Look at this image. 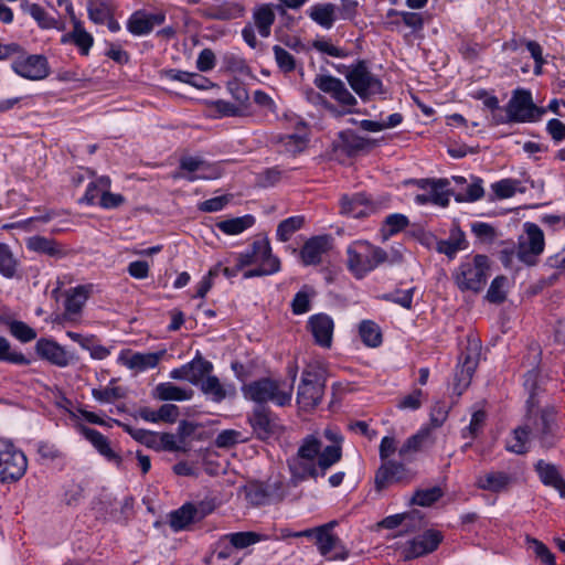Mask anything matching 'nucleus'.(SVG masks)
<instances>
[{
  "mask_svg": "<svg viewBox=\"0 0 565 565\" xmlns=\"http://www.w3.org/2000/svg\"><path fill=\"white\" fill-rule=\"evenodd\" d=\"M341 457L342 447L339 445L323 447L317 461L301 458L297 454L294 455L287 460L291 484L296 487L309 478L323 477L333 465L341 460Z\"/></svg>",
  "mask_w": 565,
  "mask_h": 565,
  "instance_id": "f257e3e1",
  "label": "nucleus"
},
{
  "mask_svg": "<svg viewBox=\"0 0 565 565\" xmlns=\"http://www.w3.org/2000/svg\"><path fill=\"white\" fill-rule=\"evenodd\" d=\"M242 393L245 398L257 404L271 402L277 406L284 407L291 402L294 385L285 381L264 377L244 384L242 386Z\"/></svg>",
  "mask_w": 565,
  "mask_h": 565,
  "instance_id": "f03ea898",
  "label": "nucleus"
},
{
  "mask_svg": "<svg viewBox=\"0 0 565 565\" xmlns=\"http://www.w3.org/2000/svg\"><path fill=\"white\" fill-rule=\"evenodd\" d=\"M490 269L489 257L482 254L466 256L452 273V278L461 291H481L488 280Z\"/></svg>",
  "mask_w": 565,
  "mask_h": 565,
  "instance_id": "7ed1b4c3",
  "label": "nucleus"
},
{
  "mask_svg": "<svg viewBox=\"0 0 565 565\" xmlns=\"http://www.w3.org/2000/svg\"><path fill=\"white\" fill-rule=\"evenodd\" d=\"M348 269L358 279L363 278L370 271L384 264L388 256L387 253L367 241H355L347 248Z\"/></svg>",
  "mask_w": 565,
  "mask_h": 565,
  "instance_id": "20e7f679",
  "label": "nucleus"
},
{
  "mask_svg": "<svg viewBox=\"0 0 565 565\" xmlns=\"http://www.w3.org/2000/svg\"><path fill=\"white\" fill-rule=\"evenodd\" d=\"M532 438L536 439L543 448H553L559 439L557 411L554 406H545L536 413L530 412L526 417Z\"/></svg>",
  "mask_w": 565,
  "mask_h": 565,
  "instance_id": "39448f33",
  "label": "nucleus"
},
{
  "mask_svg": "<svg viewBox=\"0 0 565 565\" xmlns=\"http://www.w3.org/2000/svg\"><path fill=\"white\" fill-rule=\"evenodd\" d=\"M28 459L24 452L8 439H0V482L20 480L26 472Z\"/></svg>",
  "mask_w": 565,
  "mask_h": 565,
  "instance_id": "423d86ee",
  "label": "nucleus"
},
{
  "mask_svg": "<svg viewBox=\"0 0 565 565\" xmlns=\"http://www.w3.org/2000/svg\"><path fill=\"white\" fill-rule=\"evenodd\" d=\"M345 78L358 96L365 100L383 93V83L375 76L364 60H359L348 67Z\"/></svg>",
  "mask_w": 565,
  "mask_h": 565,
  "instance_id": "0eeeda50",
  "label": "nucleus"
},
{
  "mask_svg": "<svg viewBox=\"0 0 565 565\" xmlns=\"http://www.w3.org/2000/svg\"><path fill=\"white\" fill-rule=\"evenodd\" d=\"M505 111V118L497 119L495 125L533 122L543 114V109L534 105L532 94L525 89H518L513 93Z\"/></svg>",
  "mask_w": 565,
  "mask_h": 565,
  "instance_id": "6e6552de",
  "label": "nucleus"
},
{
  "mask_svg": "<svg viewBox=\"0 0 565 565\" xmlns=\"http://www.w3.org/2000/svg\"><path fill=\"white\" fill-rule=\"evenodd\" d=\"M324 395V380L321 372L315 367H307L301 374L297 391V404L302 411H312L322 401Z\"/></svg>",
  "mask_w": 565,
  "mask_h": 565,
  "instance_id": "1a4fd4ad",
  "label": "nucleus"
},
{
  "mask_svg": "<svg viewBox=\"0 0 565 565\" xmlns=\"http://www.w3.org/2000/svg\"><path fill=\"white\" fill-rule=\"evenodd\" d=\"M275 20L276 14L271 3H263L256 6L252 12V21L246 23L242 29V38L245 43L249 47L256 49L258 45L256 31L262 38H269Z\"/></svg>",
  "mask_w": 565,
  "mask_h": 565,
  "instance_id": "9d476101",
  "label": "nucleus"
},
{
  "mask_svg": "<svg viewBox=\"0 0 565 565\" xmlns=\"http://www.w3.org/2000/svg\"><path fill=\"white\" fill-rule=\"evenodd\" d=\"M481 355V343L478 339H468L465 351L459 356L455 374V392L461 395L462 392L470 385L472 375L479 364Z\"/></svg>",
  "mask_w": 565,
  "mask_h": 565,
  "instance_id": "9b49d317",
  "label": "nucleus"
},
{
  "mask_svg": "<svg viewBox=\"0 0 565 565\" xmlns=\"http://www.w3.org/2000/svg\"><path fill=\"white\" fill-rule=\"evenodd\" d=\"M519 483V476L512 470L491 468L476 478L475 486L482 491L507 494Z\"/></svg>",
  "mask_w": 565,
  "mask_h": 565,
  "instance_id": "f8f14e48",
  "label": "nucleus"
},
{
  "mask_svg": "<svg viewBox=\"0 0 565 565\" xmlns=\"http://www.w3.org/2000/svg\"><path fill=\"white\" fill-rule=\"evenodd\" d=\"M525 237L519 241L516 256L519 260L527 266H533L537 257L544 252V233L535 223L526 222L524 224Z\"/></svg>",
  "mask_w": 565,
  "mask_h": 565,
  "instance_id": "ddd939ff",
  "label": "nucleus"
},
{
  "mask_svg": "<svg viewBox=\"0 0 565 565\" xmlns=\"http://www.w3.org/2000/svg\"><path fill=\"white\" fill-rule=\"evenodd\" d=\"M11 68L17 75L29 81H42L51 73L49 61L42 54L19 56L12 61Z\"/></svg>",
  "mask_w": 565,
  "mask_h": 565,
  "instance_id": "4468645a",
  "label": "nucleus"
},
{
  "mask_svg": "<svg viewBox=\"0 0 565 565\" xmlns=\"http://www.w3.org/2000/svg\"><path fill=\"white\" fill-rule=\"evenodd\" d=\"M313 84L318 89L324 94L330 95L341 106L351 108L358 104L356 98L347 88L345 84L338 77L329 74L317 75L313 79ZM348 113H352V110L348 109Z\"/></svg>",
  "mask_w": 565,
  "mask_h": 565,
  "instance_id": "2eb2a0df",
  "label": "nucleus"
},
{
  "mask_svg": "<svg viewBox=\"0 0 565 565\" xmlns=\"http://www.w3.org/2000/svg\"><path fill=\"white\" fill-rule=\"evenodd\" d=\"M212 371L213 364L202 358L200 352H196V355L190 362L180 367L172 369L169 373V377L177 381H188L192 385H199L202 377Z\"/></svg>",
  "mask_w": 565,
  "mask_h": 565,
  "instance_id": "dca6fc26",
  "label": "nucleus"
},
{
  "mask_svg": "<svg viewBox=\"0 0 565 565\" xmlns=\"http://www.w3.org/2000/svg\"><path fill=\"white\" fill-rule=\"evenodd\" d=\"M35 352L41 360L57 367H66L74 362V355L50 338H40L35 343Z\"/></svg>",
  "mask_w": 565,
  "mask_h": 565,
  "instance_id": "f3484780",
  "label": "nucleus"
},
{
  "mask_svg": "<svg viewBox=\"0 0 565 565\" xmlns=\"http://www.w3.org/2000/svg\"><path fill=\"white\" fill-rule=\"evenodd\" d=\"M375 212V204L363 192L343 194L340 199V213L348 217L363 218Z\"/></svg>",
  "mask_w": 565,
  "mask_h": 565,
  "instance_id": "a211bd4d",
  "label": "nucleus"
},
{
  "mask_svg": "<svg viewBox=\"0 0 565 565\" xmlns=\"http://www.w3.org/2000/svg\"><path fill=\"white\" fill-rule=\"evenodd\" d=\"M166 21L163 12L149 13L146 10L135 11L127 20V30L135 36L147 35L152 32L156 25Z\"/></svg>",
  "mask_w": 565,
  "mask_h": 565,
  "instance_id": "6ab92c4d",
  "label": "nucleus"
},
{
  "mask_svg": "<svg viewBox=\"0 0 565 565\" xmlns=\"http://www.w3.org/2000/svg\"><path fill=\"white\" fill-rule=\"evenodd\" d=\"M248 422L256 436L262 440L269 439L279 429L277 417L264 406H257L249 416Z\"/></svg>",
  "mask_w": 565,
  "mask_h": 565,
  "instance_id": "aec40b11",
  "label": "nucleus"
},
{
  "mask_svg": "<svg viewBox=\"0 0 565 565\" xmlns=\"http://www.w3.org/2000/svg\"><path fill=\"white\" fill-rule=\"evenodd\" d=\"M443 541L439 531L428 530L422 535L411 540L405 547V558H417L425 554L434 552Z\"/></svg>",
  "mask_w": 565,
  "mask_h": 565,
  "instance_id": "412c9836",
  "label": "nucleus"
},
{
  "mask_svg": "<svg viewBox=\"0 0 565 565\" xmlns=\"http://www.w3.org/2000/svg\"><path fill=\"white\" fill-rule=\"evenodd\" d=\"M198 386L207 399L217 404L236 395V390L233 384L222 383L216 375H212L211 373L205 374Z\"/></svg>",
  "mask_w": 565,
  "mask_h": 565,
  "instance_id": "4be33fe9",
  "label": "nucleus"
},
{
  "mask_svg": "<svg viewBox=\"0 0 565 565\" xmlns=\"http://www.w3.org/2000/svg\"><path fill=\"white\" fill-rule=\"evenodd\" d=\"M164 353L166 351L147 353L121 351L118 356V361L129 370L145 372L147 370L154 369Z\"/></svg>",
  "mask_w": 565,
  "mask_h": 565,
  "instance_id": "5701e85b",
  "label": "nucleus"
},
{
  "mask_svg": "<svg viewBox=\"0 0 565 565\" xmlns=\"http://www.w3.org/2000/svg\"><path fill=\"white\" fill-rule=\"evenodd\" d=\"M332 238L329 235H319L309 238L300 249V257L305 266L319 265L322 256L331 248Z\"/></svg>",
  "mask_w": 565,
  "mask_h": 565,
  "instance_id": "b1692460",
  "label": "nucleus"
},
{
  "mask_svg": "<svg viewBox=\"0 0 565 565\" xmlns=\"http://www.w3.org/2000/svg\"><path fill=\"white\" fill-rule=\"evenodd\" d=\"M448 184L449 182L446 179H435L426 191L414 196V202L420 206L428 204L447 206L449 204Z\"/></svg>",
  "mask_w": 565,
  "mask_h": 565,
  "instance_id": "393cba45",
  "label": "nucleus"
},
{
  "mask_svg": "<svg viewBox=\"0 0 565 565\" xmlns=\"http://www.w3.org/2000/svg\"><path fill=\"white\" fill-rule=\"evenodd\" d=\"M25 247L29 252L45 255L51 258L60 259L66 256V249L56 239L33 235L25 239Z\"/></svg>",
  "mask_w": 565,
  "mask_h": 565,
  "instance_id": "a878e982",
  "label": "nucleus"
},
{
  "mask_svg": "<svg viewBox=\"0 0 565 565\" xmlns=\"http://www.w3.org/2000/svg\"><path fill=\"white\" fill-rule=\"evenodd\" d=\"M315 342L322 348H330L333 334V320L326 313L313 315L308 321Z\"/></svg>",
  "mask_w": 565,
  "mask_h": 565,
  "instance_id": "bb28decb",
  "label": "nucleus"
},
{
  "mask_svg": "<svg viewBox=\"0 0 565 565\" xmlns=\"http://www.w3.org/2000/svg\"><path fill=\"white\" fill-rule=\"evenodd\" d=\"M245 7L238 1L226 0L209 6L202 11V17L210 20L230 21L242 18Z\"/></svg>",
  "mask_w": 565,
  "mask_h": 565,
  "instance_id": "cd10ccee",
  "label": "nucleus"
},
{
  "mask_svg": "<svg viewBox=\"0 0 565 565\" xmlns=\"http://www.w3.org/2000/svg\"><path fill=\"white\" fill-rule=\"evenodd\" d=\"M82 436L88 440L100 456L116 465L121 463V457L110 447V443L100 431L81 425L78 427Z\"/></svg>",
  "mask_w": 565,
  "mask_h": 565,
  "instance_id": "c85d7f7f",
  "label": "nucleus"
},
{
  "mask_svg": "<svg viewBox=\"0 0 565 565\" xmlns=\"http://www.w3.org/2000/svg\"><path fill=\"white\" fill-rule=\"evenodd\" d=\"M534 470L544 486L555 489L565 498V480L556 465L540 459L535 462Z\"/></svg>",
  "mask_w": 565,
  "mask_h": 565,
  "instance_id": "c756f323",
  "label": "nucleus"
},
{
  "mask_svg": "<svg viewBox=\"0 0 565 565\" xmlns=\"http://www.w3.org/2000/svg\"><path fill=\"white\" fill-rule=\"evenodd\" d=\"M194 391L190 387L178 386L172 382H162L152 390V397L162 402H185L191 401Z\"/></svg>",
  "mask_w": 565,
  "mask_h": 565,
  "instance_id": "7c9ffc66",
  "label": "nucleus"
},
{
  "mask_svg": "<svg viewBox=\"0 0 565 565\" xmlns=\"http://www.w3.org/2000/svg\"><path fill=\"white\" fill-rule=\"evenodd\" d=\"M90 291L92 285H81L66 291L64 302L65 318L74 319L81 313Z\"/></svg>",
  "mask_w": 565,
  "mask_h": 565,
  "instance_id": "2f4dec72",
  "label": "nucleus"
},
{
  "mask_svg": "<svg viewBox=\"0 0 565 565\" xmlns=\"http://www.w3.org/2000/svg\"><path fill=\"white\" fill-rule=\"evenodd\" d=\"M86 10L88 19L94 24L102 25L115 14L117 4L114 0H87Z\"/></svg>",
  "mask_w": 565,
  "mask_h": 565,
  "instance_id": "473e14b6",
  "label": "nucleus"
},
{
  "mask_svg": "<svg viewBox=\"0 0 565 565\" xmlns=\"http://www.w3.org/2000/svg\"><path fill=\"white\" fill-rule=\"evenodd\" d=\"M338 7L333 3H318L311 6L307 14L318 25L330 30L337 21Z\"/></svg>",
  "mask_w": 565,
  "mask_h": 565,
  "instance_id": "72a5a7b5",
  "label": "nucleus"
},
{
  "mask_svg": "<svg viewBox=\"0 0 565 565\" xmlns=\"http://www.w3.org/2000/svg\"><path fill=\"white\" fill-rule=\"evenodd\" d=\"M527 182L529 180L507 178L493 182L490 188L494 199L504 200L512 198L515 193H525L527 191Z\"/></svg>",
  "mask_w": 565,
  "mask_h": 565,
  "instance_id": "f704fd0d",
  "label": "nucleus"
},
{
  "mask_svg": "<svg viewBox=\"0 0 565 565\" xmlns=\"http://www.w3.org/2000/svg\"><path fill=\"white\" fill-rule=\"evenodd\" d=\"M22 9L29 13L38 23L41 29H56L58 31L65 30L64 22L55 19L38 3H22Z\"/></svg>",
  "mask_w": 565,
  "mask_h": 565,
  "instance_id": "c9c22d12",
  "label": "nucleus"
},
{
  "mask_svg": "<svg viewBox=\"0 0 565 565\" xmlns=\"http://www.w3.org/2000/svg\"><path fill=\"white\" fill-rule=\"evenodd\" d=\"M252 255L254 256L255 264L262 267H275L279 271L280 262L273 255L268 238L263 237L254 241L252 244Z\"/></svg>",
  "mask_w": 565,
  "mask_h": 565,
  "instance_id": "e433bc0d",
  "label": "nucleus"
},
{
  "mask_svg": "<svg viewBox=\"0 0 565 565\" xmlns=\"http://www.w3.org/2000/svg\"><path fill=\"white\" fill-rule=\"evenodd\" d=\"M334 524L335 522H330L315 529L316 544L319 553L323 556L331 553L340 544V539L332 533Z\"/></svg>",
  "mask_w": 565,
  "mask_h": 565,
  "instance_id": "4c0bfd02",
  "label": "nucleus"
},
{
  "mask_svg": "<svg viewBox=\"0 0 565 565\" xmlns=\"http://www.w3.org/2000/svg\"><path fill=\"white\" fill-rule=\"evenodd\" d=\"M430 437V430L420 429L415 435L408 437L398 450L399 457L405 461H412L414 454L420 451Z\"/></svg>",
  "mask_w": 565,
  "mask_h": 565,
  "instance_id": "58836bf2",
  "label": "nucleus"
},
{
  "mask_svg": "<svg viewBox=\"0 0 565 565\" xmlns=\"http://www.w3.org/2000/svg\"><path fill=\"white\" fill-rule=\"evenodd\" d=\"M532 437L530 425L524 424L512 431V436L507 440L505 449L516 455H524L529 451V440Z\"/></svg>",
  "mask_w": 565,
  "mask_h": 565,
  "instance_id": "ea45409f",
  "label": "nucleus"
},
{
  "mask_svg": "<svg viewBox=\"0 0 565 565\" xmlns=\"http://www.w3.org/2000/svg\"><path fill=\"white\" fill-rule=\"evenodd\" d=\"M111 186V180L107 175H102L90 181L87 186L84 195L79 199V203L87 205L98 204V200L103 196V193L106 190H109Z\"/></svg>",
  "mask_w": 565,
  "mask_h": 565,
  "instance_id": "a19ab883",
  "label": "nucleus"
},
{
  "mask_svg": "<svg viewBox=\"0 0 565 565\" xmlns=\"http://www.w3.org/2000/svg\"><path fill=\"white\" fill-rule=\"evenodd\" d=\"M301 129L295 134H287L279 137L278 142L281 149L289 154H297L303 151L308 143V135L305 125L301 122Z\"/></svg>",
  "mask_w": 565,
  "mask_h": 565,
  "instance_id": "79ce46f5",
  "label": "nucleus"
},
{
  "mask_svg": "<svg viewBox=\"0 0 565 565\" xmlns=\"http://www.w3.org/2000/svg\"><path fill=\"white\" fill-rule=\"evenodd\" d=\"M255 217L250 214L224 220L216 224L217 228L226 235H238L255 224Z\"/></svg>",
  "mask_w": 565,
  "mask_h": 565,
  "instance_id": "37998d69",
  "label": "nucleus"
},
{
  "mask_svg": "<svg viewBox=\"0 0 565 565\" xmlns=\"http://www.w3.org/2000/svg\"><path fill=\"white\" fill-rule=\"evenodd\" d=\"M20 263L10 246L0 243V275L7 279H13L18 275Z\"/></svg>",
  "mask_w": 565,
  "mask_h": 565,
  "instance_id": "c03bdc74",
  "label": "nucleus"
},
{
  "mask_svg": "<svg viewBox=\"0 0 565 565\" xmlns=\"http://www.w3.org/2000/svg\"><path fill=\"white\" fill-rule=\"evenodd\" d=\"M195 514V507L186 503L170 513L169 524L174 531H181L194 521Z\"/></svg>",
  "mask_w": 565,
  "mask_h": 565,
  "instance_id": "a18cd8bd",
  "label": "nucleus"
},
{
  "mask_svg": "<svg viewBox=\"0 0 565 565\" xmlns=\"http://www.w3.org/2000/svg\"><path fill=\"white\" fill-rule=\"evenodd\" d=\"M118 425L122 426L124 430L129 434L136 441L158 450V443L160 436L159 433L147 430L143 428H136L127 424H120L118 420H115Z\"/></svg>",
  "mask_w": 565,
  "mask_h": 565,
  "instance_id": "49530a36",
  "label": "nucleus"
},
{
  "mask_svg": "<svg viewBox=\"0 0 565 565\" xmlns=\"http://www.w3.org/2000/svg\"><path fill=\"white\" fill-rule=\"evenodd\" d=\"M322 441L317 435L306 436L297 450V455L301 458L317 461L320 454L322 452Z\"/></svg>",
  "mask_w": 565,
  "mask_h": 565,
  "instance_id": "de8ad7c7",
  "label": "nucleus"
},
{
  "mask_svg": "<svg viewBox=\"0 0 565 565\" xmlns=\"http://www.w3.org/2000/svg\"><path fill=\"white\" fill-rule=\"evenodd\" d=\"M359 333L362 342L370 348H376L382 343L381 329L374 321L363 320L360 323Z\"/></svg>",
  "mask_w": 565,
  "mask_h": 565,
  "instance_id": "09e8293b",
  "label": "nucleus"
},
{
  "mask_svg": "<svg viewBox=\"0 0 565 565\" xmlns=\"http://www.w3.org/2000/svg\"><path fill=\"white\" fill-rule=\"evenodd\" d=\"M316 291L311 286L303 285L291 300V310L294 315H303L311 309V299Z\"/></svg>",
  "mask_w": 565,
  "mask_h": 565,
  "instance_id": "8fccbe9b",
  "label": "nucleus"
},
{
  "mask_svg": "<svg viewBox=\"0 0 565 565\" xmlns=\"http://www.w3.org/2000/svg\"><path fill=\"white\" fill-rule=\"evenodd\" d=\"M10 334L21 343H29L36 339V331L21 320H8L6 322Z\"/></svg>",
  "mask_w": 565,
  "mask_h": 565,
  "instance_id": "3c124183",
  "label": "nucleus"
},
{
  "mask_svg": "<svg viewBox=\"0 0 565 565\" xmlns=\"http://www.w3.org/2000/svg\"><path fill=\"white\" fill-rule=\"evenodd\" d=\"M203 158L194 156H184L180 159L179 171L173 174L174 179H184L189 181L190 177L198 175Z\"/></svg>",
  "mask_w": 565,
  "mask_h": 565,
  "instance_id": "603ef678",
  "label": "nucleus"
},
{
  "mask_svg": "<svg viewBox=\"0 0 565 565\" xmlns=\"http://www.w3.org/2000/svg\"><path fill=\"white\" fill-rule=\"evenodd\" d=\"M305 223L303 216H290L284 221H281L276 231L277 239L280 242H287L291 238L294 233L302 227Z\"/></svg>",
  "mask_w": 565,
  "mask_h": 565,
  "instance_id": "864d4df0",
  "label": "nucleus"
},
{
  "mask_svg": "<svg viewBox=\"0 0 565 565\" xmlns=\"http://www.w3.org/2000/svg\"><path fill=\"white\" fill-rule=\"evenodd\" d=\"M444 495L440 487L435 486L428 489H418L412 497L411 503L419 507H429Z\"/></svg>",
  "mask_w": 565,
  "mask_h": 565,
  "instance_id": "5fc2aeb1",
  "label": "nucleus"
},
{
  "mask_svg": "<svg viewBox=\"0 0 565 565\" xmlns=\"http://www.w3.org/2000/svg\"><path fill=\"white\" fill-rule=\"evenodd\" d=\"M73 44L78 49L79 53L85 56L88 55L94 45V38L86 31L83 22H77L74 25Z\"/></svg>",
  "mask_w": 565,
  "mask_h": 565,
  "instance_id": "6e6d98bb",
  "label": "nucleus"
},
{
  "mask_svg": "<svg viewBox=\"0 0 565 565\" xmlns=\"http://www.w3.org/2000/svg\"><path fill=\"white\" fill-rule=\"evenodd\" d=\"M0 362H9L18 365H28L30 361L19 351L11 350L10 341L0 335Z\"/></svg>",
  "mask_w": 565,
  "mask_h": 565,
  "instance_id": "4d7b16f0",
  "label": "nucleus"
},
{
  "mask_svg": "<svg viewBox=\"0 0 565 565\" xmlns=\"http://www.w3.org/2000/svg\"><path fill=\"white\" fill-rule=\"evenodd\" d=\"M224 173L223 162H210L203 159L198 175L189 178V182L198 180H216Z\"/></svg>",
  "mask_w": 565,
  "mask_h": 565,
  "instance_id": "13d9d810",
  "label": "nucleus"
},
{
  "mask_svg": "<svg viewBox=\"0 0 565 565\" xmlns=\"http://www.w3.org/2000/svg\"><path fill=\"white\" fill-rule=\"evenodd\" d=\"M466 247V239L461 232H459L458 235L440 241L437 244V250L449 258H454L459 250H462Z\"/></svg>",
  "mask_w": 565,
  "mask_h": 565,
  "instance_id": "bf43d9fd",
  "label": "nucleus"
},
{
  "mask_svg": "<svg viewBox=\"0 0 565 565\" xmlns=\"http://www.w3.org/2000/svg\"><path fill=\"white\" fill-rule=\"evenodd\" d=\"M224 540H228L231 546L242 550L260 542L262 535L255 532H236L226 534Z\"/></svg>",
  "mask_w": 565,
  "mask_h": 565,
  "instance_id": "052dcab7",
  "label": "nucleus"
},
{
  "mask_svg": "<svg viewBox=\"0 0 565 565\" xmlns=\"http://www.w3.org/2000/svg\"><path fill=\"white\" fill-rule=\"evenodd\" d=\"M507 284L508 278L505 276H497L490 284L487 291V300L491 303H501L507 298Z\"/></svg>",
  "mask_w": 565,
  "mask_h": 565,
  "instance_id": "680f3d73",
  "label": "nucleus"
},
{
  "mask_svg": "<svg viewBox=\"0 0 565 565\" xmlns=\"http://www.w3.org/2000/svg\"><path fill=\"white\" fill-rule=\"evenodd\" d=\"M483 194L484 190L482 186V179L473 178L472 182L467 184L463 192H458L455 194V200L457 202H475L480 200Z\"/></svg>",
  "mask_w": 565,
  "mask_h": 565,
  "instance_id": "e2e57ef3",
  "label": "nucleus"
},
{
  "mask_svg": "<svg viewBox=\"0 0 565 565\" xmlns=\"http://www.w3.org/2000/svg\"><path fill=\"white\" fill-rule=\"evenodd\" d=\"M409 225V220L406 215L401 213H393L385 217L383 223V231L385 235L393 236L402 232Z\"/></svg>",
  "mask_w": 565,
  "mask_h": 565,
  "instance_id": "0e129e2a",
  "label": "nucleus"
},
{
  "mask_svg": "<svg viewBox=\"0 0 565 565\" xmlns=\"http://www.w3.org/2000/svg\"><path fill=\"white\" fill-rule=\"evenodd\" d=\"M486 419L487 414L484 411H476L471 415L469 425L461 430V437L465 439L469 438L471 440L478 437L484 426Z\"/></svg>",
  "mask_w": 565,
  "mask_h": 565,
  "instance_id": "69168bd1",
  "label": "nucleus"
},
{
  "mask_svg": "<svg viewBox=\"0 0 565 565\" xmlns=\"http://www.w3.org/2000/svg\"><path fill=\"white\" fill-rule=\"evenodd\" d=\"M276 63L280 71L284 73H291L296 68V61L291 53H289L286 49L275 45L273 47Z\"/></svg>",
  "mask_w": 565,
  "mask_h": 565,
  "instance_id": "338daca9",
  "label": "nucleus"
},
{
  "mask_svg": "<svg viewBox=\"0 0 565 565\" xmlns=\"http://www.w3.org/2000/svg\"><path fill=\"white\" fill-rule=\"evenodd\" d=\"M339 138L343 145L344 148L348 149V151H358L365 147L366 141L363 137L359 136L353 130L347 129L339 134Z\"/></svg>",
  "mask_w": 565,
  "mask_h": 565,
  "instance_id": "774afa93",
  "label": "nucleus"
}]
</instances>
